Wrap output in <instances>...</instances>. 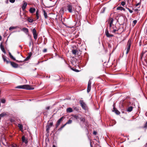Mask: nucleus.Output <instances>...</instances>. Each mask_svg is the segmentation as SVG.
<instances>
[{"instance_id":"nucleus-1","label":"nucleus","mask_w":147,"mask_h":147,"mask_svg":"<svg viewBox=\"0 0 147 147\" xmlns=\"http://www.w3.org/2000/svg\"><path fill=\"white\" fill-rule=\"evenodd\" d=\"M16 88L25 89L27 90H32L34 89V88L32 87L29 85L27 84L18 86L16 87Z\"/></svg>"},{"instance_id":"nucleus-2","label":"nucleus","mask_w":147,"mask_h":147,"mask_svg":"<svg viewBox=\"0 0 147 147\" xmlns=\"http://www.w3.org/2000/svg\"><path fill=\"white\" fill-rule=\"evenodd\" d=\"M131 44V40L130 39H129L127 43V49L126 54H127L129 51L130 47Z\"/></svg>"},{"instance_id":"nucleus-3","label":"nucleus","mask_w":147,"mask_h":147,"mask_svg":"<svg viewBox=\"0 0 147 147\" xmlns=\"http://www.w3.org/2000/svg\"><path fill=\"white\" fill-rule=\"evenodd\" d=\"M80 103L83 109L85 110H87V106L85 103L84 102L83 100H80Z\"/></svg>"},{"instance_id":"nucleus-4","label":"nucleus","mask_w":147,"mask_h":147,"mask_svg":"<svg viewBox=\"0 0 147 147\" xmlns=\"http://www.w3.org/2000/svg\"><path fill=\"white\" fill-rule=\"evenodd\" d=\"M32 33L33 34L34 38L35 40H36L37 38V32L35 28L33 29L32 30Z\"/></svg>"},{"instance_id":"nucleus-5","label":"nucleus","mask_w":147,"mask_h":147,"mask_svg":"<svg viewBox=\"0 0 147 147\" xmlns=\"http://www.w3.org/2000/svg\"><path fill=\"white\" fill-rule=\"evenodd\" d=\"M91 79H90L88 82V85L87 92L88 93L90 91L91 88Z\"/></svg>"},{"instance_id":"nucleus-6","label":"nucleus","mask_w":147,"mask_h":147,"mask_svg":"<svg viewBox=\"0 0 147 147\" xmlns=\"http://www.w3.org/2000/svg\"><path fill=\"white\" fill-rule=\"evenodd\" d=\"M81 15L78 13V14H76V18L77 20V21L78 22L79 24H80V20L81 19Z\"/></svg>"},{"instance_id":"nucleus-7","label":"nucleus","mask_w":147,"mask_h":147,"mask_svg":"<svg viewBox=\"0 0 147 147\" xmlns=\"http://www.w3.org/2000/svg\"><path fill=\"white\" fill-rule=\"evenodd\" d=\"M14 68H17L18 67V65L13 62H10L9 63Z\"/></svg>"},{"instance_id":"nucleus-8","label":"nucleus","mask_w":147,"mask_h":147,"mask_svg":"<svg viewBox=\"0 0 147 147\" xmlns=\"http://www.w3.org/2000/svg\"><path fill=\"white\" fill-rule=\"evenodd\" d=\"M105 33L107 37L110 38L111 37H113V34H110L109 33L107 29H106L105 31Z\"/></svg>"},{"instance_id":"nucleus-9","label":"nucleus","mask_w":147,"mask_h":147,"mask_svg":"<svg viewBox=\"0 0 147 147\" xmlns=\"http://www.w3.org/2000/svg\"><path fill=\"white\" fill-rule=\"evenodd\" d=\"M22 140L23 143H24L26 144H27L28 143V140L26 139L24 136H23L22 138Z\"/></svg>"},{"instance_id":"nucleus-10","label":"nucleus","mask_w":147,"mask_h":147,"mask_svg":"<svg viewBox=\"0 0 147 147\" xmlns=\"http://www.w3.org/2000/svg\"><path fill=\"white\" fill-rule=\"evenodd\" d=\"M2 57L3 59V61L4 62H6V64H8L9 63H10V62L11 61H9L7 60L6 59V57H5L4 55L2 54Z\"/></svg>"},{"instance_id":"nucleus-11","label":"nucleus","mask_w":147,"mask_h":147,"mask_svg":"<svg viewBox=\"0 0 147 147\" xmlns=\"http://www.w3.org/2000/svg\"><path fill=\"white\" fill-rule=\"evenodd\" d=\"M67 9L68 11L70 13H72V6L70 4L68 5L67 6Z\"/></svg>"},{"instance_id":"nucleus-12","label":"nucleus","mask_w":147,"mask_h":147,"mask_svg":"<svg viewBox=\"0 0 147 147\" xmlns=\"http://www.w3.org/2000/svg\"><path fill=\"white\" fill-rule=\"evenodd\" d=\"M113 111L117 115H119L120 114V112L115 107H114L113 108Z\"/></svg>"},{"instance_id":"nucleus-13","label":"nucleus","mask_w":147,"mask_h":147,"mask_svg":"<svg viewBox=\"0 0 147 147\" xmlns=\"http://www.w3.org/2000/svg\"><path fill=\"white\" fill-rule=\"evenodd\" d=\"M24 3L23 4L22 7L23 9V10H24L26 8V7L27 5V3L26 2H25L24 1H23Z\"/></svg>"},{"instance_id":"nucleus-14","label":"nucleus","mask_w":147,"mask_h":147,"mask_svg":"<svg viewBox=\"0 0 147 147\" xmlns=\"http://www.w3.org/2000/svg\"><path fill=\"white\" fill-rule=\"evenodd\" d=\"M32 54L31 53H29L28 56L26 57V58L24 59V61H27L31 57L32 55Z\"/></svg>"},{"instance_id":"nucleus-15","label":"nucleus","mask_w":147,"mask_h":147,"mask_svg":"<svg viewBox=\"0 0 147 147\" xmlns=\"http://www.w3.org/2000/svg\"><path fill=\"white\" fill-rule=\"evenodd\" d=\"M21 30L23 31L26 34H28V28H23Z\"/></svg>"},{"instance_id":"nucleus-16","label":"nucleus","mask_w":147,"mask_h":147,"mask_svg":"<svg viewBox=\"0 0 147 147\" xmlns=\"http://www.w3.org/2000/svg\"><path fill=\"white\" fill-rule=\"evenodd\" d=\"M0 47L1 50L5 54L6 53V52L5 50L4 47V46L2 45V43H1L0 44Z\"/></svg>"},{"instance_id":"nucleus-17","label":"nucleus","mask_w":147,"mask_h":147,"mask_svg":"<svg viewBox=\"0 0 147 147\" xmlns=\"http://www.w3.org/2000/svg\"><path fill=\"white\" fill-rule=\"evenodd\" d=\"M8 115L5 112H3V113H2L1 114H0V120H1V118L2 117H3L5 116Z\"/></svg>"},{"instance_id":"nucleus-18","label":"nucleus","mask_w":147,"mask_h":147,"mask_svg":"<svg viewBox=\"0 0 147 147\" xmlns=\"http://www.w3.org/2000/svg\"><path fill=\"white\" fill-rule=\"evenodd\" d=\"M36 11V9L35 8H30L29 9L30 12L32 13H34Z\"/></svg>"},{"instance_id":"nucleus-19","label":"nucleus","mask_w":147,"mask_h":147,"mask_svg":"<svg viewBox=\"0 0 147 147\" xmlns=\"http://www.w3.org/2000/svg\"><path fill=\"white\" fill-rule=\"evenodd\" d=\"M109 23L112 24L114 21L113 19L111 17H109Z\"/></svg>"},{"instance_id":"nucleus-20","label":"nucleus","mask_w":147,"mask_h":147,"mask_svg":"<svg viewBox=\"0 0 147 147\" xmlns=\"http://www.w3.org/2000/svg\"><path fill=\"white\" fill-rule=\"evenodd\" d=\"M66 111L67 113H71L73 112V110L71 108L69 107L67 109Z\"/></svg>"},{"instance_id":"nucleus-21","label":"nucleus","mask_w":147,"mask_h":147,"mask_svg":"<svg viewBox=\"0 0 147 147\" xmlns=\"http://www.w3.org/2000/svg\"><path fill=\"white\" fill-rule=\"evenodd\" d=\"M133 108L132 107H129L127 109V111L128 112H130L132 110Z\"/></svg>"},{"instance_id":"nucleus-22","label":"nucleus","mask_w":147,"mask_h":147,"mask_svg":"<svg viewBox=\"0 0 147 147\" xmlns=\"http://www.w3.org/2000/svg\"><path fill=\"white\" fill-rule=\"evenodd\" d=\"M46 131L47 133H49V130L50 129V127L49 125H47L46 126Z\"/></svg>"},{"instance_id":"nucleus-23","label":"nucleus","mask_w":147,"mask_h":147,"mask_svg":"<svg viewBox=\"0 0 147 147\" xmlns=\"http://www.w3.org/2000/svg\"><path fill=\"white\" fill-rule=\"evenodd\" d=\"M63 117H61L60 119H59L57 121V123H59L60 124L61 121L63 119Z\"/></svg>"},{"instance_id":"nucleus-24","label":"nucleus","mask_w":147,"mask_h":147,"mask_svg":"<svg viewBox=\"0 0 147 147\" xmlns=\"http://www.w3.org/2000/svg\"><path fill=\"white\" fill-rule=\"evenodd\" d=\"M36 19L38 20L39 18L38 11V10H37L36 11Z\"/></svg>"},{"instance_id":"nucleus-25","label":"nucleus","mask_w":147,"mask_h":147,"mask_svg":"<svg viewBox=\"0 0 147 147\" xmlns=\"http://www.w3.org/2000/svg\"><path fill=\"white\" fill-rule=\"evenodd\" d=\"M28 20L30 23H32L34 21V20L30 18H28Z\"/></svg>"},{"instance_id":"nucleus-26","label":"nucleus","mask_w":147,"mask_h":147,"mask_svg":"<svg viewBox=\"0 0 147 147\" xmlns=\"http://www.w3.org/2000/svg\"><path fill=\"white\" fill-rule=\"evenodd\" d=\"M43 11V12H44V17H45V18L47 19V13L46 12V11H45V10H44Z\"/></svg>"},{"instance_id":"nucleus-27","label":"nucleus","mask_w":147,"mask_h":147,"mask_svg":"<svg viewBox=\"0 0 147 147\" xmlns=\"http://www.w3.org/2000/svg\"><path fill=\"white\" fill-rule=\"evenodd\" d=\"M73 109L76 111H78L79 110V108L78 107H73Z\"/></svg>"},{"instance_id":"nucleus-28","label":"nucleus","mask_w":147,"mask_h":147,"mask_svg":"<svg viewBox=\"0 0 147 147\" xmlns=\"http://www.w3.org/2000/svg\"><path fill=\"white\" fill-rule=\"evenodd\" d=\"M77 52V51L75 49L73 50H72V53L73 54L75 55H76V54Z\"/></svg>"},{"instance_id":"nucleus-29","label":"nucleus","mask_w":147,"mask_h":147,"mask_svg":"<svg viewBox=\"0 0 147 147\" xmlns=\"http://www.w3.org/2000/svg\"><path fill=\"white\" fill-rule=\"evenodd\" d=\"M106 9V8L105 7H103L102 8V9L101 10V11H100V13H103L105 12Z\"/></svg>"},{"instance_id":"nucleus-30","label":"nucleus","mask_w":147,"mask_h":147,"mask_svg":"<svg viewBox=\"0 0 147 147\" xmlns=\"http://www.w3.org/2000/svg\"><path fill=\"white\" fill-rule=\"evenodd\" d=\"M10 147H19V146L16 144H13L10 146Z\"/></svg>"},{"instance_id":"nucleus-31","label":"nucleus","mask_w":147,"mask_h":147,"mask_svg":"<svg viewBox=\"0 0 147 147\" xmlns=\"http://www.w3.org/2000/svg\"><path fill=\"white\" fill-rule=\"evenodd\" d=\"M66 125V124H65L64 125H63L59 129H58V130L59 131H61L62 130V129Z\"/></svg>"},{"instance_id":"nucleus-32","label":"nucleus","mask_w":147,"mask_h":147,"mask_svg":"<svg viewBox=\"0 0 147 147\" xmlns=\"http://www.w3.org/2000/svg\"><path fill=\"white\" fill-rule=\"evenodd\" d=\"M17 27L11 26L9 28V30H11L12 29H14L17 28Z\"/></svg>"},{"instance_id":"nucleus-33","label":"nucleus","mask_w":147,"mask_h":147,"mask_svg":"<svg viewBox=\"0 0 147 147\" xmlns=\"http://www.w3.org/2000/svg\"><path fill=\"white\" fill-rule=\"evenodd\" d=\"M72 121L70 119H69L66 123L65 124H66V125L67 124H69L71 123Z\"/></svg>"},{"instance_id":"nucleus-34","label":"nucleus","mask_w":147,"mask_h":147,"mask_svg":"<svg viewBox=\"0 0 147 147\" xmlns=\"http://www.w3.org/2000/svg\"><path fill=\"white\" fill-rule=\"evenodd\" d=\"M71 69L73 71L76 72H78L80 71H79L78 70L75 69V68H71Z\"/></svg>"},{"instance_id":"nucleus-35","label":"nucleus","mask_w":147,"mask_h":147,"mask_svg":"<svg viewBox=\"0 0 147 147\" xmlns=\"http://www.w3.org/2000/svg\"><path fill=\"white\" fill-rule=\"evenodd\" d=\"M18 127H19V128L21 129H23V126L22 125L20 124H18Z\"/></svg>"},{"instance_id":"nucleus-36","label":"nucleus","mask_w":147,"mask_h":147,"mask_svg":"<svg viewBox=\"0 0 147 147\" xmlns=\"http://www.w3.org/2000/svg\"><path fill=\"white\" fill-rule=\"evenodd\" d=\"M80 120L81 121H82L83 122H84L85 121V119L83 117H80Z\"/></svg>"},{"instance_id":"nucleus-37","label":"nucleus","mask_w":147,"mask_h":147,"mask_svg":"<svg viewBox=\"0 0 147 147\" xmlns=\"http://www.w3.org/2000/svg\"><path fill=\"white\" fill-rule=\"evenodd\" d=\"M5 100L4 99H1V102L3 103H5Z\"/></svg>"},{"instance_id":"nucleus-38","label":"nucleus","mask_w":147,"mask_h":147,"mask_svg":"<svg viewBox=\"0 0 147 147\" xmlns=\"http://www.w3.org/2000/svg\"><path fill=\"white\" fill-rule=\"evenodd\" d=\"M12 59L13 61L16 60V59L12 55L9 56Z\"/></svg>"},{"instance_id":"nucleus-39","label":"nucleus","mask_w":147,"mask_h":147,"mask_svg":"<svg viewBox=\"0 0 147 147\" xmlns=\"http://www.w3.org/2000/svg\"><path fill=\"white\" fill-rule=\"evenodd\" d=\"M12 59L13 61L16 60V59L12 55L9 56Z\"/></svg>"},{"instance_id":"nucleus-40","label":"nucleus","mask_w":147,"mask_h":147,"mask_svg":"<svg viewBox=\"0 0 147 147\" xmlns=\"http://www.w3.org/2000/svg\"><path fill=\"white\" fill-rule=\"evenodd\" d=\"M120 7H123L121 6L118 7H117V10H120L121 11H122V8H119Z\"/></svg>"},{"instance_id":"nucleus-41","label":"nucleus","mask_w":147,"mask_h":147,"mask_svg":"<svg viewBox=\"0 0 147 147\" xmlns=\"http://www.w3.org/2000/svg\"><path fill=\"white\" fill-rule=\"evenodd\" d=\"M126 8L129 11V12L131 13H132L133 12V11L130 9L129 8L127 7H126Z\"/></svg>"},{"instance_id":"nucleus-42","label":"nucleus","mask_w":147,"mask_h":147,"mask_svg":"<svg viewBox=\"0 0 147 147\" xmlns=\"http://www.w3.org/2000/svg\"><path fill=\"white\" fill-rule=\"evenodd\" d=\"M121 4L122 6H124L125 4V2L124 1L122 2H121Z\"/></svg>"},{"instance_id":"nucleus-43","label":"nucleus","mask_w":147,"mask_h":147,"mask_svg":"<svg viewBox=\"0 0 147 147\" xmlns=\"http://www.w3.org/2000/svg\"><path fill=\"white\" fill-rule=\"evenodd\" d=\"M53 122H51L49 123V126L51 127L53 125Z\"/></svg>"},{"instance_id":"nucleus-44","label":"nucleus","mask_w":147,"mask_h":147,"mask_svg":"<svg viewBox=\"0 0 147 147\" xmlns=\"http://www.w3.org/2000/svg\"><path fill=\"white\" fill-rule=\"evenodd\" d=\"M16 62H18V63H22L24 61H18V60H15Z\"/></svg>"},{"instance_id":"nucleus-45","label":"nucleus","mask_w":147,"mask_h":147,"mask_svg":"<svg viewBox=\"0 0 147 147\" xmlns=\"http://www.w3.org/2000/svg\"><path fill=\"white\" fill-rule=\"evenodd\" d=\"M15 0H9V1L12 3H14L15 1Z\"/></svg>"},{"instance_id":"nucleus-46","label":"nucleus","mask_w":147,"mask_h":147,"mask_svg":"<svg viewBox=\"0 0 147 147\" xmlns=\"http://www.w3.org/2000/svg\"><path fill=\"white\" fill-rule=\"evenodd\" d=\"M60 124H59V123H57L56 124V128H57L58 127V126L60 125Z\"/></svg>"},{"instance_id":"nucleus-47","label":"nucleus","mask_w":147,"mask_h":147,"mask_svg":"<svg viewBox=\"0 0 147 147\" xmlns=\"http://www.w3.org/2000/svg\"><path fill=\"white\" fill-rule=\"evenodd\" d=\"M137 22V21L136 20H134L133 21V23L135 24Z\"/></svg>"},{"instance_id":"nucleus-48","label":"nucleus","mask_w":147,"mask_h":147,"mask_svg":"<svg viewBox=\"0 0 147 147\" xmlns=\"http://www.w3.org/2000/svg\"><path fill=\"white\" fill-rule=\"evenodd\" d=\"M47 49H44L43 50V52L44 53H45L47 52Z\"/></svg>"},{"instance_id":"nucleus-49","label":"nucleus","mask_w":147,"mask_h":147,"mask_svg":"<svg viewBox=\"0 0 147 147\" xmlns=\"http://www.w3.org/2000/svg\"><path fill=\"white\" fill-rule=\"evenodd\" d=\"M31 43H32V44H33V41H32V42H31V41H30L29 43V47H30Z\"/></svg>"},{"instance_id":"nucleus-50","label":"nucleus","mask_w":147,"mask_h":147,"mask_svg":"<svg viewBox=\"0 0 147 147\" xmlns=\"http://www.w3.org/2000/svg\"><path fill=\"white\" fill-rule=\"evenodd\" d=\"M93 134L94 135H96V134H97V132L96 131H93Z\"/></svg>"},{"instance_id":"nucleus-51","label":"nucleus","mask_w":147,"mask_h":147,"mask_svg":"<svg viewBox=\"0 0 147 147\" xmlns=\"http://www.w3.org/2000/svg\"><path fill=\"white\" fill-rule=\"evenodd\" d=\"M74 117L75 118L77 119L79 118L78 116V115H75Z\"/></svg>"},{"instance_id":"nucleus-52","label":"nucleus","mask_w":147,"mask_h":147,"mask_svg":"<svg viewBox=\"0 0 147 147\" xmlns=\"http://www.w3.org/2000/svg\"><path fill=\"white\" fill-rule=\"evenodd\" d=\"M30 41H31V42H32V39L31 38V36H30Z\"/></svg>"},{"instance_id":"nucleus-53","label":"nucleus","mask_w":147,"mask_h":147,"mask_svg":"<svg viewBox=\"0 0 147 147\" xmlns=\"http://www.w3.org/2000/svg\"><path fill=\"white\" fill-rule=\"evenodd\" d=\"M119 8H122V10H123L124 11H125V8H123V7H120Z\"/></svg>"},{"instance_id":"nucleus-54","label":"nucleus","mask_w":147,"mask_h":147,"mask_svg":"<svg viewBox=\"0 0 147 147\" xmlns=\"http://www.w3.org/2000/svg\"><path fill=\"white\" fill-rule=\"evenodd\" d=\"M140 2H139V3H137V4H136V6H138V5H140Z\"/></svg>"},{"instance_id":"nucleus-55","label":"nucleus","mask_w":147,"mask_h":147,"mask_svg":"<svg viewBox=\"0 0 147 147\" xmlns=\"http://www.w3.org/2000/svg\"><path fill=\"white\" fill-rule=\"evenodd\" d=\"M50 107L49 106H48V107H46V109H47V110H49V109H50Z\"/></svg>"},{"instance_id":"nucleus-56","label":"nucleus","mask_w":147,"mask_h":147,"mask_svg":"<svg viewBox=\"0 0 147 147\" xmlns=\"http://www.w3.org/2000/svg\"><path fill=\"white\" fill-rule=\"evenodd\" d=\"M134 11L136 12H138V9H135Z\"/></svg>"},{"instance_id":"nucleus-57","label":"nucleus","mask_w":147,"mask_h":147,"mask_svg":"<svg viewBox=\"0 0 147 147\" xmlns=\"http://www.w3.org/2000/svg\"><path fill=\"white\" fill-rule=\"evenodd\" d=\"M144 126L145 127H147V121H146V123H145Z\"/></svg>"},{"instance_id":"nucleus-58","label":"nucleus","mask_w":147,"mask_h":147,"mask_svg":"<svg viewBox=\"0 0 147 147\" xmlns=\"http://www.w3.org/2000/svg\"><path fill=\"white\" fill-rule=\"evenodd\" d=\"M117 31V30L116 29H114L113 31V32H115Z\"/></svg>"},{"instance_id":"nucleus-59","label":"nucleus","mask_w":147,"mask_h":147,"mask_svg":"<svg viewBox=\"0 0 147 147\" xmlns=\"http://www.w3.org/2000/svg\"><path fill=\"white\" fill-rule=\"evenodd\" d=\"M5 3H9V1H8V0H6V1H5Z\"/></svg>"},{"instance_id":"nucleus-60","label":"nucleus","mask_w":147,"mask_h":147,"mask_svg":"<svg viewBox=\"0 0 147 147\" xmlns=\"http://www.w3.org/2000/svg\"><path fill=\"white\" fill-rule=\"evenodd\" d=\"M9 56L12 55L11 53L9 52Z\"/></svg>"},{"instance_id":"nucleus-61","label":"nucleus","mask_w":147,"mask_h":147,"mask_svg":"<svg viewBox=\"0 0 147 147\" xmlns=\"http://www.w3.org/2000/svg\"><path fill=\"white\" fill-rule=\"evenodd\" d=\"M112 24L109 23V27L110 28L111 27H112Z\"/></svg>"},{"instance_id":"nucleus-62","label":"nucleus","mask_w":147,"mask_h":147,"mask_svg":"<svg viewBox=\"0 0 147 147\" xmlns=\"http://www.w3.org/2000/svg\"><path fill=\"white\" fill-rule=\"evenodd\" d=\"M3 140L5 141V138H4L3 137Z\"/></svg>"},{"instance_id":"nucleus-63","label":"nucleus","mask_w":147,"mask_h":147,"mask_svg":"<svg viewBox=\"0 0 147 147\" xmlns=\"http://www.w3.org/2000/svg\"><path fill=\"white\" fill-rule=\"evenodd\" d=\"M19 47L21 48V49H22V47L21 45H19Z\"/></svg>"},{"instance_id":"nucleus-64","label":"nucleus","mask_w":147,"mask_h":147,"mask_svg":"<svg viewBox=\"0 0 147 147\" xmlns=\"http://www.w3.org/2000/svg\"><path fill=\"white\" fill-rule=\"evenodd\" d=\"M53 147H56L55 145H53Z\"/></svg>"}]
</instances>
